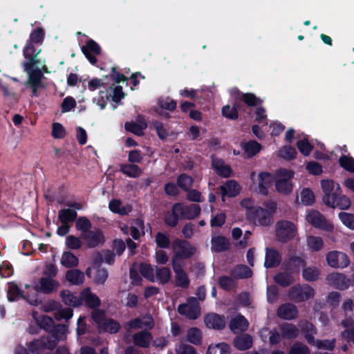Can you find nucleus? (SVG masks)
<instances>
[{
	"instance_id": "nucleus-37",
	"label": "nucleus",
	"mask_w": 354,
	"mask_h": 354,
	"mask_svg": "<svg viewBox=\"0 0 354 354\" xmlns=\"http://www.w3.org/2000/svg\"><path fill=\"white\" fill-rule=\"evenodd\" d=\"M135 344L141 347H147L151 340L150 333L142 331L135 334L133 337Z\"/></svg>"
},
{
	"instance_id": "nucleus-34",
	"label": "nucleus",
	"mask_w": 354,
	"mask_h": 354,
	"mask_svg": "<svg viewBox=\"0 0 354 354\" xmlns=\"http://www.w3.org/2000/svg\"><path fill=\"white\" fill-rule=\"evenodd\" d=\"M109 207L114 213L121 215H125L129 213L132 208L130 205H123L119 200H112L110 201Z\"/></svg>"
},
{
	"instance_id": "nucleus-18",
	"label": "nucleus",
	"mask_w": 354,
	"mask_h": 354,
	"mask_svg": "<svg viewBox=\"0 0 354 354\" xmlns=\"http://www.w3.org/2000/svg\"><path fill=\"white\" fill-rule=\"evenodd\" d=\"M55 340L48 338H41L34 340L28 344V350L33 353H40L46 349H52L55 346Z\"/></svg>"
},
{
	"instance_id": "nucleus-14",
	"label": "nucleus",
	"mask_w": 354,
	"mask_h": 354,
	"mask_svg": "<svg viewBox=\"0 0 354 354\" xmlns=\"http://www.w3.org/2000/svg\"><path fill=\"white\" fill-rule=\"evenodd\" d=\"M328 283L339 290H346L351 284V279L345 274L339 272H333L326 277Z\"/></svg>"
},
{
	"instance_id": "nucleus-15",
	"label": "nucleus",
	"mask_w": 354,
	"mask_h": 354,
	"mask_svg": "<svg viewBox=\"0 0 354 354\" xmlns=\"http://www.w3.org/2000/svg\"><path fill=\"white\" fill-rule=\"evenodd\" d=\"M59 286V282L54 280L52 277H43L35 283L34 291L32 293L35 294V292H41L48 294L56 290Z\"/></svg>"
},
{
	"instance_id": "nucleus-2",
	"label": "nucleus",
	"mask_w": 354,
	"mask_h": 354,
	"mask_svg": "<svg viewBox=\"0 0 354 354\" xmlns=\"http://www.w3.org/2000/svg\"><path fill=\"white\" fill-rule=\"evenodd\" d=\"M265 208L257 207L250 218L259 225L267 226L272 223V216L277 209V204L274 201H268L264 204Z\"/></svg>"
},
{
	"instance_id": "nucleus-51",
	"label": "nucleus",
	"mask_w": 354,
	"mask_h": 354,
	"mask_svg": "<svg viewBox=\"0 0 354 354\" xmlns=\"http://www.w3.org/2000/svg\"><path fill=\"white\" fill-rule=\"evenodd\" d=\"M335 339L324 340L314 339V342H313L311 344L315 346L319 349L333 351L335 348Z\"/></svg>"
},
{
	"instance_id": "nucleus-26",
	"label": "nucleus",
	"mask_w": 354,
	"mask_h": 354,
	"mask_svg": "<svg viewBox=\"0 0 354 354\" xmlns=\"http://www.w3.org/2000/svg\"><path fill=\"white\" fill-rule=\"evenodd\" d=\"M299 326L308 343L312 344L314 342V336L317 333L314 325L307 321H301Z\"/></svg>"
},
{
	"instance_id": "nucleus-30",
	"label": "nucleus",
	"mask_w": 354,
	"mask_h": 354,
	"mask_svg": "<svg viewBox=\"0 0 354 354\" xmlns=\"http://www.w3.org/2000/svg\"><path fill=\"white\" fill-rule=\"evenodd\" d=\"M92 261L95 262V266L102 264V262L110 265L114 262V254L109 250L96 252L93 255Z\"/></svg>"
},
{
	"instance_id": "nucleus-57",
	"label": "nucleus",
	"mask_w": 354,
	"mask_h": 354,
	"mask_svg": "<svg viewBox=\"0 0 354 354\" xmlns=\"http://www.w3.org/2000/svg\"><path fill=\"white\" fill-rule=\"evenodd\" d=\"M261 336L263 339L269 337V342L272 344H277L280 341V335L276 330H268L263 328L261 330Z\"/></svg>"
},
{
	"instance_id": "nucleus-53",
	"label": "nucleus",
	"mask_w": 354,
	"mask_h": 354,
	"mask_svg": "<svg viewBox=\"0 0 354 354\" xmlns=\"http://www.w3.org/2000/svg\"><path fill=\"white\" fill-rule=\"evenodd\" d=\"M307 245L312 251H318L324 246V241L319 236H310L307 238Z\"/></svg>"
},
{
	"instance_id": "nucleus-7",
	"label": "nucleus",
	"mask_w": 354,
	"mask_h": 354,
	"mask_svg": "<svg viewBox=\"0 0 354 354\" xmlns=\"http://www.w3.org/2000/svg\"><path fill=\"white\" fill-rule=\"evenodd\" d=\"M320 183L324 193L323 203L326 206L333 204L335 197L341 192L339 185L330 179H323Z\"/></svg>"
},
{
	"instance_id": "nucleus-44",
	"label": "nucleus",
	"mask_w": 354,
	"mask_h": 354,
	"mask_svg": "<svg viewBox=\"0 0 354 354\" xmlns=\"http://www.w3.org/2000/svg\"><path fill=\"white\" fill-rule=\"evenodd\" d=\"M232 275L235 279L249 278L252 275V271L248 266L240 265L236 266L232 271Z\"/></svg>"
},
{
	"instance_id": "nucleus-41",
	"label": "nucleus",
	"mask_w": 354,
	"mask_h": 354,
	"mask_svg": "<svg viewBox=\"0 0 354 354\" xmlns=\"http://www.w3.org/2000/svg\"><path fill=\"white\" fill-rule=\"evenodd\" d=\"M320 274V271L318 268L315 266H308L303 269L302 276L303 278L308 281H314L318 279Z\"/></svg>"
},
{
	"instance_id": "nucleus-12",
	"label": "nucleus",
	"mask_w": 354,
	"mask_h": 354,
	"mask_svg": "<svg viewBox=\"0 0 354 354\" xmlns=\"http://www.w3.org/2000/svg\"><path fill=\"white\" fill-rule=\"evenodd\" d=\"M178 313L192 319L198 318L201 315V308L196 299L191 297L186 304H181L178 308Z\"/></svg>"
},
{
	"instance_id": "nucleus-43",
	"label": "nucleus",
	"mask_w": 354,
	"mask_h": 354,
	"mask_svg": "<svg viewBox=\"0 0 354 354\" xmlns=\"http://www.w3.org/2000/svg\"><path fill=\"white\" fill-rule=\"evenodd\" d=\"M147 123L144 120L140 121L139 123L127 122L125 124V129L127 131L138 136L142 135L143 131L147 128Z\"/></svg>"
},
{
	"instance_id": "nucleus-17",
	"label": "nucleus",
	"mask_w": 354,
	"mask_h": 354,
	"mask_svg": "<svg viewBox=\"0 0 354 354\" xmlns=\"http://www.w3.org/2000/svg\"><path fill=\"white\" fill-rule=\"evenodd\" d=\"M174 212H180L181 217L193 219L200 214L201 207L196 204L187 206L181 203H176L174 205Z\"/></svg>"
},
{
	"instance_id": "nucleus-10",
	"label": "nucleus",
	"mask_w": 354,
	"mask_h": 354,
	"mask_svg": "<svg viewBox=\"0 0 354 354\" xmlns=\"http://www.w3.org/2000/svg\"><path fill=\"white\" fill-rule=\"evenodd\" d=\"M327 264L334 268H344L350 263L348 256L339 251H331L326 254Z\"/></svg>"
},
{
	"instance_id": "nucleus-33",
	"label": "nucleus",
	"mask_w": 354,
	"mask_h": 354,
	"mask_svg": "<svg viewBox=\"0 0 354 354\" xmlns=\"http://www.w3.org/2000/svg\"><path fill=\"white\" fill-rule=\"evenodd\" d=\"M212 166L216 169V172L223 177H228L232 173L230 167L225 164L224 162L220 159L213 158Z\"/></svg>"
},
{
	"instance_id": "nucleus-60",
	"label": "nucleus",
	"mask_w": 354,
	"mask_h": 354,
	"mask_svg": "<svg viewBox=\"0 0 354 354\" xmlns=\"http://www.w3.org/2000/svg\"><path fill=\"white\" fill-rule=\"evenodd\" d=\"M297 146L299 151L306 156H308L313 149V147L306 138L298 140Z\"/></svg>"
},
{
	"instance_id": "nucleus-45",
	"label": "nucleus",
	"mask_w": 354,
	"mask_h": 354,
	"mask_svg": "<svg viewBox=\"0 0 354 354\" xmlns=\"http://www.w3.org/2000/svg\"><path fill=\"white\" fill-rule=\"evenodd\" d=\"M121 171L130 178H137L140 176L142 172V169L138 165L129 164L121 165Z\"/></svg>"
},
{
	"instance_id": "nucleus-1",
	"label": "nucleus",
	"mask_w": 354,
	"mask_h": 354,
	"mask_svg": "<svg viewBox=\"0 0 354 354\" xmlns=\"http://www.w3.org/2000/svg\"><path fill=\"white\" fill-rule=\"evenodd\" d=\"M35 44L27 42L24 49V56L26 59L22 64L24 71L28 74V80L25 83L26 86L32 88V95H37V91L42 86L41 80L43 72H48L44 59L38 58L41 48L36 49Z\"/></svg>"
},
{
	"instance_id": "nucleus-52",
	"label": "nucleus",
	"mask_w": 354,
	"mask_h": 354,
	"mask_svg": "<svg viewBox=\"0 0 354 354\" xmlns=\"http://www.w3.org/2000/svg\"><path fill=\"white\" fill-rule=\"evenodd\" d=\"M301 203L305 205H311L315 202V194L313 192L308 189L305 188L300 192Z\"/></svg>"
},
{
	"instance_id": "nucleus-13",
	"label": "nucleus",
	"mask_w": 354,
	"mask_h": 354,
	"mask_svg": "<svg viewBox=\"0 0 354 354\" xmlns=\"http://www.w3.org/2000/svg\"><path fill=\"white\" fill-rule=\"evenodd\" d=\"M290 297L297 301H304L314 297L315 292L308 285L295 286L289 291Z\"/></svg>"
},
{
	"instance_id": "nucleus-46",
	"label": "nucleus",
	"mask_w": 354,
	"mask_h": 354,
	"mask_svg": "<svg viewBox=\"0 0 354 354\" xmlns=\"http://www.w3.org/2000/svg\"><path fill=\"white\" fill-rule=\"evenodd\" d=\"M156 280L162 283H167L171 277V272L169 268L163 267L160 268H156Z\"/></svg>"
},
{
	"instance_id": "nucleus-27",
	"label": "nucleus",
	"mask_w": 354,
	"mask_h": 354,
	"mask_svg": "<svg viewBox=\"0 0 354 354\" xmlns=\"http://www.w3.org/2000/svg\"><path fill=\"white\" fill-rule=\"evenodd\" d=\"M281 257L278 252L272 248H266L264 266L266 268H272L278 266Z\"/></svg>"
},
{
	"instance_id": "nucleus-11",
	"label": "nucleus",
	"mask_w": 354,
	"mask_h": 354,
	"mask_svg": "<svg viewBox=\"0 0 354 354\" xmlns=\"http://www.w3.org/2000/svg\"><path fill=\"white\" fill-rule=\"evenodd\" d=\"M86 274L88 277L92 278L93 282L97 285H103L108 278L107 270L101 268V264L95 266L93 261L91 265L86 269Z\"/></svg>"
},
{
	"instance_id": "nucleus-4",
	"label": "nucleus",
	"mask_w": 354,
	"mask_h": 354,
	"mask_svg": "<svg viewBox=\"0 0 354 354\" xmlns=\"http://www.w3.org/2000/svg\"><path fill=\"white\" fill-rule=\"evenodd\" d=\"M304 266V261L299 257L290 259L286 264V272L275 276V281L283 286H288L293 281L292 274L298 272L301 266Z\"/></svg>"
},
{
	"instance_id": "nucleus-20",
	"label": "nucleus",
	"mask_w": 354,
	"mask_h": 354,
	"mask_svg": "<svg viewBox=\"0 0 354 354\" xmlns=\"http://www.w3.org/2000/svg\"><path fill=\"white\" fill-rule=\"evenodd\" d=\"M204 322L207 328L218 330L223 328L226 324L224 317L216 313L207 315L204 317Z\"/></svg>"
},
{
	"instance_id": "nucleus-23",
	"label": "nucleus",
	"mask_w": 354,
	"mask_h": 354,
	"mask_svg": "<svg viewBox=\"0 0 354 354\" xmlns=\"http://www.w3.org/2000/svg\"><path fill=\"white\" fill-rule=\"evenodd\" d=\"M230 94L234 96L236 100H242L248 106H255L261 102V100L252 93H241L236 88L230 90Z\"/></svg>"
},
{
	"instance_id": "nucleus-63",
	"label": "nucleus",
	"mask_w": 354,
	"mask_h": 354,
	"mask_svg": "<svg viewBox=\"0 0 354 354\" xmlns=\"http://www.w3.org/2000/svg\"><path fill=\"white\" fill-rule=\"evenodd\" d=\"M339 218L344 225L351 230H354V214L341 212L339 214Z\"/></svg>"
},
{
	"instance_id": "nucleus-36",
	"label": "nucleus",
	"mask_w": 354,
	"mask_h": 354,
	"mask_svg": "<svg viewBox=\"0 0 354 354\" xmlns=\"http://www.w3.org/2000/svg\"><path fill=\"white\" fill-rule=\"evenodd\" d=\"M61 264L66 268H73L78 265V258L72 252L67 251L63 252L61 260Z\"/></svg>"
},
{
	"instance_id": "nucleus-8",
	"label": "nucleus",
	"mask_w": 354,
	"mask_h": 354,
	"mask_svg": "<svg viewBox=\"0 0 354 354\" xmlns=\"http://www.w3.org/2000/svg\"><path fill=\"white\" fill-rule=\"evenodd\" d=\"M7 295L8 300L10 301L23 298L26 299L32 305H37L38 304L36 294L21 290L15 283H8Z\"/></svg>"
},
{
	"instance_id": "nucleus-50",
	"label": "nucleus",
	"mask_w": 354,
	"mask_h": 354,
	"mask_svg": "<svg viewBox=\"0 0 354 354\" xmlns=\"http://www.w3.org/2000/svg\"><path fill=\"white\" fill-rule=\"evenodd\" d=\"M33 317L36 320L37 325L46 330H48L53 327L54 322L52 318L46 315H42L37 317L35 313H33Z\"/></svg>"
},
{
	"instance_id": "nucleus-38",
	"label": "nucleus",
	"mask_w": 354,
	"mask_h": 354,
	"mask_svg": "<svg viewBox=\"0 0 354 354\" xmlns=\"http://www.w3.org/2000/svg\"><path fill=\"white\" fill-rule=\"evenodd\" d=\"M234 346L239 350H246L252 345V337L248 335L238 336L234 341Z\"/></svg>"
},
{
	"instance_id": "nucleus-42",
	"label": "nucleus",
	"mask_w": 354,
	"mask_h": 354,
	"mask_svg": "<svg viewBox=\"0 0 354 354\" xmlns=\"http://www.w3.org/2000/svg\"><path fill=\"white\" fill-rule=\"evenodd\" d=\"M282 335L285 338L292 339L298 336L299 330L298 328L291 324H285L281 326Z\"/></svg>"
},
{
	"instance_id": "nucleus-47",
	"label": "nucleus",
	"mask_w": 354,
	"mask_h": 354,
	"mask_svg": "<svg viewBox=\"0 0 354 354\" xmlns=\"http://www.w3.org/2000/svg\"><path fill=\"white\" fill-rule=\"evenodd\" d=\"M77 216V213L71 209H63L59 212L58 218L62 223H68L73 221Z\"/></svg>"
},
{
	"instance_id": "nucleus-58",
	"label": "nucleus",
	"mask_w": 354,
	"mask_h": 354,
	"mask_svg": "<svg viewBox=\"0 0 354 354\" xmlns=\"http://www.w3.org/2000/svg\"><path fill=\"white\" fill-rule=\"evenodd\" d=\"M219 285L220 286L227 290H230L235 288L236 286V281L235 278L227 277V276H223L219 278Z\"/></svg>"
},
{
	"instance_id": "nucleus-59",
	"label": "nucleus",
	"mask_w": 354,
	"mask_h": 354,
	"mask_svg": "<svg viewBox=\"0 0 354 354\" xmlns=\"http://www.w3.org/2000/svg\"><path fill=\"white\" fill-rule=\"evenodd\" d=\"M297 151L295 149L290 146H284L279 151V156L286 160H291L295 158Z\"/></svg>"
},
{
	"instance_id": "nucleus-24",
	"label": "nucleus",
	"mask_w": 354,
	"mask_h": 354,
	"mask_svg": "<svg viewBox=\"0 0 354 354\" xmlns=\"http://www.w3.org/2000/svg\"><path fill=\"white\" fill-rule=\"evenodd\" d=\"M84 239L88 248H94L104 241V237L100 230L88 232L84 236Z\"/></svg>"
},
{
	"instance_id": "nucleus-32",
	"label": "nucleus",
	"mask_w": 354,
	"mask_h": 354,
	"mask_svg": "<svg viewBox=\"0 0 354 354\" xmlns=\"http://www.w3.org/2000/svg\"><path fill=\"white\" fill-rule=\"evenodd\" d=\"M66 279L73 285H80L84 283V274L80 270H70L66 272Z\"/></svg>"
},
{
	"instance_id": "nucleus-28",
	"label": "nucleus",
	"mask_w": 354,
	"mask_h": 354,
	"mask_svg": "<svg viewBox=\"0 0 354 354\" xmlns=\"http://www.w3.org/2000/svg\"><path fill=\"white\" fill-rule=\"evenodd\" d=\"M248 325L247 319L243 316L238 315L231 319L230 327L233 332L239 333L245 330Z\"/></svg>"
},
{
	"instance_id": "nucleus-5",
	"label": "nucleus",
	"mask_w": 354,
	"mask_h": 354,
	"mask_svg": "<svg viewBox=\"0 0 354 354\" xmlns=\"http://www.w3.org/2000/svg\"><path fill=\"white\" fill-rule=\"evenodd\" d=\"M295 176L292 170L280 169L276 171L274 177V186L276 190L283 194H289L293 189L292 179Z\"/></svg>"
},
{
	"instance_id": "nucleus-49",
	"label": "nucleus",
	"mask_w": 354,
	"mask_h": 354,
	"mask_svg": "<svg viewBox=\"0 0 354 354\" xmlns=\"http://www.w3.org/2000/svg\"><path fill=\"white\" fill-rule=\"evenodd\" d=\"M145 224L144 221L141 219L135 221L134 224L131 227V234L134 239H138L142 235H144Z\"/></svg>"
},
{
	"instance_id": "nucleus-35",
	"label": "nucleus",
	"mask_w": 354,
	"mask_h": 354,
	"mask_svg": "<svg viewBox=\"0 0 354 354\" xmlns=\"http://www.w3.org/2000/svg\"><path fill=\"white\" fill-rule=\"evenodd\" d=\"M229 247V241L223 236H216L212 238V250L215 252H222Z\"/></svg>"
},
{
	"instance_id": "nucleus-9",
	"label": "nucleus",
	"mask_w": 354,
	"mask_h": 354,
	"mask_svg": "<svg viewBox=\"0 0 354 354\" xmlns=\"http://www.w3.org/2000/svg\"><path fill=\"white\" fill-rule=\"evenodd\" d=\"M296 233L295 225L288 221H281L276 224V235L281 241L292 239Z\"/></svg>"
},
{
	"instance_id": "nucleus-16",
	"label": "nucleus",
	"mask_w": 354,
	"mask_h": 354,
	"mask_svg": "<svg viewBox=\"0 0 354 354\" xmlns=\"http://www.w3.org/2000/svg\"><path fill=\"white\" fill-rule=\"evenodd\" d=\"M306 221L315 227L324 229L327 231H331L333 225L328 223L324 217L316 210H310L306 216Z\"/></svg>"
},
{
	"instance_id": "nucleus-3",
	"label": "nucleus",
	"mask_w": 354,
	"mask_h": 354,
	"mask_svg": "<svg viewBox=\"0 0 354 354\" xmlns=\"http://www.w3.org/2000/svg\"><path fill=\"white\" fill-rule=\"evenodd\" d=\"M173 252L172 264L183 265L182 260L194 255L196 248L187 241L176 239L173 242Z\"/></svg>"
},
{
	"instance_id": "nucleus-54",
	"label": "nucleus",
	"mask_w": 354,
	"mask_h": 354,
	"mask_svg": "<svg viewBox=\"0 0 354 354\" xmlns=\"http://www.w3.org/2000/svg\"><path fill=\"white\" fill-rule=\"evenodd\" d=\"M340 166L345 170L354 173V159L350 156L343 155L339 158Z\"/></svg>"
},
{
	"instance_id": "nucleus-6",
	"label": "nucleus",
	"mask_w": 354,
	"mask_h": 354,
	"mask_svg": "<svg viewBox=\"0 0 354 354\" xmlns=\"http://www.w3.org/2000/svg\"><path fill=\"white\" fill-rule=\"evenodd\" d=\"M250 179L252 180L250 187L252 190L263 195L268 194V189L272 180L269 173L261 171L257 174L252 171L250 174Z\"/></svg>"
},
{
	"instance_id": "nucleus-64",
	"label": "nucleus",
	"mask_w": 354,
	"mask_h": 354,
	"mask_svg": "<svg viewBox=\"0 0 354 354\" xmlns=\"http://www.w3.org/2000/svg\"><path fill=\"white\" fill-rule=\"evenodd\" d=\"M289 354H310V351L306 345L296 343L291 347Z\"/></svg>"
},
{
	"instance_id": "nucleus-25",
	"label": "nucleus",
	"mask_w": 354,
	"mask_h": 354,
	"mask_svg": "<svg viewBox=\"0 0 354 354\" xmlns=\"http://www.w3.org/2000/svg\"><path fill=\"white\" fill-rule=\"evenodd\" d=\"M277 315L282 319H291L297 316L298 310L295 306L290 304H286L279 308Z\"/></svg>"
},
{
	"instance_id": "nucleus-29",
	"label": "nucleus",
	"mask_w": 354,
	"mask_h": 354,
	"mask_svg": "<svg viewBox=\"0 0 354 354\" xmlns=\"http://www.w3.org/2000/svg\"><path fill=\"white\" fill-rule=\"evenodd\" d=\"M82 302L84 301L85 304L90 308L97 307L100 304V300L98 297L92 293L90 288H86L81 292Z\"/></svg>"
},
{
	"instance_id": "nucleus-55",
	"label": "nucleus",
	"mask_w": 354,
	"mask_h": 354,
	"mask_svg": "<svg viewBox=\"0 0 354 354\" xmlns=\"http://www.w3.org/2000/svg\"><path fill=\"white\" fill-rule=\"evenodd\" d=\"M140 272L142 275L151 281H155L156 276L154 269L149 264L142 263L140 266Z\"/></svg>"
},
{
	"instance_id": "nucleus-48",
	"label": "nucleus",
	"mask_w": 354,
	"mask_h": 354,
	"mask_svg": "<svg viewBox=\"0 0 354 354\" xmlns=\"http://www.w3.org/2000/svg\"><path fill=\"white\" fill-rule=\"evenodd\" d=\"M120 328V325L117 321L109 318L105 319L104 323L100 330L109 333H115L119 331Z\"/></svg>"
},
{
	"instance_id": "nucleus-22",
	"label": "nucleus",
	"mask_w": 354,
	"mask_h": 354,
	"mask_svg": "<svg viewBox=\"0 0 354 354\" xmlns=\"http://www.w3.org/2000/svg\"><path fill=\"white\" fill-rule=\"evenodd\" d=\"M172 268L175 273L176 285L181 288L188 287L189 280L187 274L183 269V265L172 264Z\"/></svg>"
},
{
	"instance_id": "nucleus-61",
	"label": "nucleus",
	"mask_w": 354,
	"mask_h": 354,
	"mask_svg": "<svg viewBox=\"0 0 354 354\" xmlns=\"http://www.w3.org/2000/svg\"><path fill=\"white\" fill-rule=\"evenodd\" d=\"M177 183L182 189L188 190L192 186L193 179L186 174H181L177 179Z\"/></svg>"
},
{
	"instance_id": "nucleus-19",
	"label": "nucleus",
	"mask_w": 354,
	"mask_h": 354,
	"mask_svg": "<svg viewBox=\"0 0 354 354\" xmlns=\"http://www.w3.org/2000/svg\"><path fill=\"white\" fill-rule=\"evenodd\" d=\"M221 191L222 201H225V197H234L237 196L241 191V186L239 184L234 180H230L220 187Z\"/></svg>"
},
{
	"instance_id": "nucleus-21",
	"label": "nucleus",
	"mask_w": 354,
	"mask_h": 354,
	"mask_svg": "<svg viewBox=\"0 0 354 354\" xmlns=\"http://www.w3.org/2000/svg\"><path fill=\"white\" fill-rule=\"evenodd\" d=\"M82 50L86 57L93 64L97 62L95 55L100 53V46L93 40L88 41L85 46H83Z\"/></svg>"
},
{
	"instance_id": "nucleus-40",
	"label": "nucleus",
	"mask_w": 354,
	"mask_h": 354,
	"mask_svg": "<svg viewBox=\"0 0 354 354\" xmlns=\"http://www.w3.org/2000/svg\"><path fill=\"white\" fill-rule=\"evenodd\" d=\"M242 148L248 157H252L261 151V145L257 142L252 140L242 144Z\"/></svg>"
},
{
	"instance_id": "nucleus-31",
	"label": "nucleus",
	"mask_w": 354,
	"mask_h": 354,
	"mask_svg": "<svg viewBox=\"0 0 354 354\" xmlns=\"http://www.w3.org/2000/svg\"><path fill=\"white\" fill-rule=\"evenodd\" d=\"M63 302L68 306L78 307L82 305L81 295L76 296L68 290H63L61 292Z\"/></svg>"
},
{
	"instance_id": "nucleus-56",
	"label": "nucleus",
	"mask_w": 354,
	"mask_h": 354,
	"mask_svg": "<svg viewBox=\"0 0 354 354\" xmlns=\"http://www.w3.org/2000/svg\"><path fill=\"white\" fill-rule=\"evenodd\" d=\"M44 37V32L42 28H37L31 32L29 37L28 43L35 44H41Z\"/></svg>"
},
{
	"instance_id": "nucleus-39",
	"label": "nucleus",
	"mask_w": 354,
	"mask_h": 354,
	"mask_svg": "<svg viewBox=\"0 0 354 354\" xmlns=\"http://www.w3.org/2000/svg\"><path fill=\"white\" fill-rule=\"evenodd\" d=\"M351 205V203L348 197L338 194L334 198L333 204L328 205L327 206L332 208L338 207L342 209H347L350 207Z\"/></svg>"
},
{
	"instance_id": "nucleus-62",
	"label": "nucleus",
	"mask_w": 354,
	"mask_h": 354,
	"mask_svg": "<svg viewBox=\"0 0 354 354\" xmlns=\"http://www.w3.org/2000/svg\"><path fill=\"white\" fill-rule=\"evenodd\" d=\"M155 241L158 247L161 248H167L170 245L169 236L162 232L156 234Z\"/></svg>"
}]
</instances>
